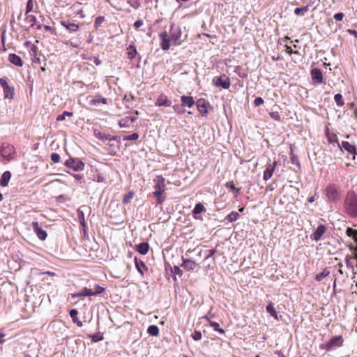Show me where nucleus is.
<instances>
[{
  "label": "nucleus",
  "instance_id": "f257e3e1",
  "mask_svg": "<svg viewBox=\"0 0 357 357\" xmlns=\"http://www.w3.org/2000/svg\"><path fill=\"white\" fill-rule=\"evenodd\" d=\"M344 212L351 218H357V193L349 190L344 201Z\"/></svg>",
  "mask_w": 357,
  "mask_h": 357
},
{
  "label": "nucleus",
  "instance_id": "f03ea898",
  "mask_svg": "<svg viewBox=\"0 0 357 357\" xmlns=\"http://www.w3.org/2000/svg\"><path fill=\"white\" fill-rule=\"evenodd\" d=\"M85 167L84 162L79 158L71 157L68 155V174L73 176L75 180L80 181L83 178V175L80 174H72L70 170L73 172L83 171Z\"/></svg>",
  "mask_w": 357,
  "mask_h": 357
},
{
  "label": "nucleus",
  "instance_id": "7ed1b4c3",
  "mask_svg": "<svg viewBox=\"0 0 357 357\" xmlns=\"http://www.w3.org/2000/svg\"><path fill=\"white\" fill-rule=\"evenodd\" d=\"M325 195L328 202L337 203L341 199V192L335 184L330 183L325 189Z\"/></svg>",
  "mask_w": 357,
  "mask_h": 357
},
{
  "label": "nucleus",
  "instance_id": "20e7f679",
  "mask_svg": "<svg viewBox=\"0 0 357 357\" xmlns=\"http://www.w3.org/2000/svg\"><path fill=\"white\" fill-rule=\"evenodd\" d=\"M343 342L342 335L333 336L327 342L321 344L320 348L329 352L342 347Z\"/></svg>",
  "mask_w": 357,
  "mask_h": 357
},
{
  "label": "nucleus",
  "instance_id": "39448f33",
  "mask_svg": "<svg viewBox=\"0 0 357 357\" xmlns=\"http://www.w3.org/2000/svg\"><path fill=\"white\" fill-rule=\"evenodd\" d=\"M155 191L153 192V196L161 195L166 190L165 179L162 176H158L154 180Z\"/></svg>",
  "mask_w": 357,
  "mask_h": 357
},
{
  "label": "nucleus",
  "instance_id": "423d86ee",
  "mask_svg": "<svg viewBox=\"0 0 357 357\" xmlns=\"http://www.w3.org/2000/svg\"><path fill=\"white\" fill-rule=\"evenodd\" d=\"M15 154V148L13 146L9 144H3L1 147V156L7 160H10L13 158Z\"/></svg>",
  "mask_w": 357,
  "mask_h": 357
},
{
  "label": "nucleus",
  "instance_id": "0eeeda50",
  "mask_svg": "<svg viewBox=\"0 0 357 357\" xmlns=\"http://www.w3.org/2000/svg\"><path fill=\"white\" fill-rule=\"evenodd\" d=\"M181 36V31L178 27L175 28L174 24L171 25L169 38L174 45H179L178 42Z\"/></svg>",
  "mask_w": 357,
  "mask_h": 357
},
{
  "label": "nucleus",
  "instance_id": "6e6552de",
  "mask_svg": "<svg viewBox=\"0 0 357 357\" xmlns=\"http://www.w3.org/2000/svg\"><path fill=\"white\" fill-rule=\"evenodd\" d=\"M214 84L216 87H221L225 89H228L231 85L229 77L225 75L216 77L214 79Z\"/></svg>",
  "mask_w": 357,
  "mask_h": 357
},
{
  "label": "nucleus",
  "instance_id": "1a4fd4ad",
  "mask_svg": "<svg viewBox=\"0 0 357 357\" xmlns=\"http://www.w3.org/2000/svg\"><path fill=\"white\" fill-rule=\"evenodd\" d=\"M182 264H180L186 271H194L197 267H199L195 261L190 259H186L182 257Z\"/></svg>",
  "mask_w": 357,
  "mask_h": 357
},
{
  "label": "nucleus",
  "instance_id": "9d476101",
  "mask_svg": "<svg viewBox=\"0 0 357 357\" xmlns=\"http://www.w3.org/2000/svg\"><path fill=\"white\" fill-rule=\"evenodd\" d=\"M172 104V101L164 93L159 95L155 102V105L158 107H170Z\"/></svg>",
  "mask_w": 357,
  "mask_h": 357
},
{
  "label": "nucleus",
  "instance_id": "9b49d317",
  "mask_svg": "<svg viewBox=\"0 0 357 357\" xmlns=\"http://www.w3.org/2000/svg\"><path fill=\"white\" fill-rule=\"evenodd\" d=\"M68 5H71V6L68 8V17L73 14L78 15L81 13L82 8L80 3L74 0H71L70 2H68Z\"/></svg>",
  "mask_w": 357,
  "mask_h": 357
},
{
  "label": "nucleus",
  "instance_id": "f8f14e48",
  "mask_svg": "<svg viewBox=\"0 0 357 357\" xmlns=\"http://www.w3.org/2000/svg\"><path fill=\"white\" fill-rule=\"evenodd\" d=\"M326 227L324 225H319L312 234L310 236L311 239L314 240L315 241H319L321 238L323 234L326 232Z\"/></svg>",
  "mask_w": 357,
  "mask_h": 357
},
{
  "label": "nucleus",
  "instance_id": "ddd939ff",
  "mask_svg": "<svg viewBox=\"0 0 357 357\" xmlns=\"http://www.w3.org/2000/svg\"><path fill=\"white\" fill-rule=\"evenodd\" d=\"M88 209H89L88 206H82L77 210V218L80 222V225L82 226L84 231H86V221L84 219V211L88 210Z\"/></svg>",
  "mask_w": 357,
  "mask_h": 357
},
{
  "label": "nucleus",
  "instance_id": "4468645a",
  "mask_svg": "<svg viewBox=\"0 0 357 357\" xmlns=\"http://www.w3.org/2000/svg\"><path fill=\"white\" fill-rule=\"evenodd\" d=\"M312 79L316 84H321L323 82V75L320 69L314 68L310 72Z\"/></svg>",
  "mask_w": 357,
  "mask_h": 357
},
{
  "label": "nucleus",
  "instance_id": "2eb2a0df",
  "mask_svg": "<svg viewBox=\"0 0 357 357\" xmlns=\"http://www.w3.org/2000/svg\"><path fill=\"white\" fill-rule=\"evenodd\" d=\"M31 225L38 238L40 240H45L47 238V232L39 227L38 222H33Z\"/></svg>",
  "mask_w": 357,
  "mask_h": 357
},
{
  "label": "nucleus",
  "instance_id": "dca6fc26",
  "mask_svg": "<svg viewBox=\"0 0 357 357\" xmlns=\"http://www.w3.org/2000/svg\"><path fill=\"white\" fill-rule=\"evenodd\" d=\"M277 164H278L277 161L275 160V161H273L272 165H268L266 167V169L264 172V174H263V179L264 181H266L271 178Z\"/></svg>",
  "mask_w": 357,
  "mask_h": 357
},
{
  "label": "nucleus",
  "instance_id": "f3484780",
  "mask_svg": "<svg viewBox=\"0 0 357 357\" xmlns=\"http://www.w3.org/2000/svg\"><path fill=\"white\" fill-rule=\"evenodd\" d=\"M208 103L203 98H200L197 101V109L202 115L206 116L208 114Z\"/></svg>",
  "mask_w": 357,
  "mask_h": 357
},
{
  "label": "nucleus",
  "instance_id": "a211bd4d",
  "mask_svg": "<svg viewBox=\"0 0 357 357\" xmlns=\"http://www.w3.org/2000/svg\"><path fill=\"white\" fill-rule=\"evenodd\" d=\"M135 250L138 252L141 255H146L148 253L149 250V245L147 242H142L136 245L134 248Z\"/></svg>",
  "mask_w": 357,
  "mask_h": 357
},
{
  "label": "nucleus",
  "instance_id": "6ab92c4d",
  "mask_svg": "<svg viewBox=\"0 0 357 357\" xmlns=\"http://www.w3.org/2000/svg\"><path fill=\"white\" fill-rule=\"evenodd\" d=\"M181 105L185 107L191 108L195 105L194 98L190 96H182L181 97Z\"/></svg>",
  "mask_w": 357,
  "mask_h": 357
},
{
  "label": "nucleus",
  "instance_id": "aec40b11",
  "mask_svg": "<svg viewBox=\"0 0 357 357\" xmlns=\"http://www.w3.org/2000/svg\"><path fill=\"white\" fill-rule=\"evenodd\" d=\"M135 265L137 271L143 276L144 275V270L147 271L148 267L145 264L144 261L138 259L137 257H135Z\"/></svg>",
  "mask_w": 357,
  "mask_h": 357
},
{
  "label": "nucleus",
  "instance_id": "412c9836",
  "mask_svg": "<svg viewBox=\"0 0 357 357\" xmlns=\"http://www.w3.org/2000/svg\"><path fill=\"white\" fill-rule=\"evenodd\" d=\"M8 61L16 66L21 67L23 66L22 59L15 54H10L8 55Z\"/></svg>",
  "mask_w": 357,
  "mask_h": 357
},
{
  "label": "nucleus",
  "instance_id": "4be33fe9",
  "mask_svg": "<svg viewBox=\"0 0 357 357\" xmlns=\"http://www.w3.org/2000/svg\"><path fill=\"white\" fill-rule=\"evenodd\" d=\"M94 136L102 142H110V135L102 133L100 130L95 129L93 130Z\"/></svg>",
  "mask_w": 357,
  "mask_h": 357
},
{
  "label": "nucleus",
  "instance_id": "5701e85b",
  "mask_svg": "<svg viewBox=\"0 0 357 357\" xmlns=\"http://www.w3.org/2000/svg\"><path fill=\"white\" fill-rule=\"evenodd\" d=\"M341 146L347 152L351 154H356L357 150L354 145L351 144L349 142L342 141Z\"/></svg>",
  "mask_w": 357,
  "mask_h": 357
},
{
  "label": "nucleus",
  "instance_id": "b1692460",
  "mask_svg": "<svg viewBox=\"0 0 357 357\" xmlns=\"http://www.w3.org/2000/svg\"><path fill=\"white\" fill-rule=\"evenodd\" d=\"M90 296H94L93 289L85 287L80 292L72 294V298Z\"/></svg>",
  "mask_w": 357,
  "mask_h": 357
},
{
  "label": "nucleus",
  "instance_id": "393cba45",
  "mask_svg": "<svg viewBox=\"0 0 357 357\" xmlns=\"http://www.w3.org/2000/svg\"><path fill=\"white\" fill-rule=\"evenodd\" d=\"M68 313L72 319L73 322L76 324L77 326L81 327L82 326V322L77 317V310L76 309H71Z\"/></svg>",
  "mask_w": 357,
  "mask_h": 357
},
{
  "label": "nucleus",
  "instance_id": "a878e982",
  "mask_svg": "<svg viewBox=\"0 0 357 357\" xmlns=\"http://www.w3.org/2000/svg\"><path fill=\"white\" fill-rule=\"evenodd\" d=\"M10 178H11V173L9 171L4 172L0 178V185L2 187L7 186Z\"/></svg>",
  "mask_w": 357,
  "mask_h": 357
},
{
  "label": "nucleus",
  "instance_id": "bb28decb",
  "mask_svg": "<svg viewBox=\"0 0 357 357\" xmlns=\"http://www.w3.org/2000/svg\"><path fill=\"white\" fill-rule=\"evenodd\" d=\"M206 211V208L204 204L201 202L197 203L192 211V215H199L201 213Z\"/></svg>",
  "mask_w": 357,
  "mask_h": 357
},
{
  "label": "nucleus",
  "instance_id": "cd10ccee",
  "mask_svg": "<svg viewBox=\"0 0 357 357\" xmlns=\"http://www.w3.org/2000/svg\"><path fill=\"white\" fill-rule=\"evenodd\" d=\"M266 310L267 312H268L273 317L278 320V314L274 307V304L271 301H270L268 304L266 305Z\"/></svg>",
  "mask_w": 357,
  "mask_h": 357
},
{
  "label": "nucleus",
  "instance_id": "c85d7f7f",
  "mask_svg": "<svg viewBox=\"0 0 357 357\" xmlns=\"http://www.w3.org/2000/svg\"><path fill=\"white\" fill-rule=\"evenodd\" d=\"M3 95H4L5 98H7V99H13V98L14 94H15L14 87L8 86L6 87L5 89H3Z\"/></svg>",
  "mask_w": 357,
  "mask_h": 357
},
{
  "label": "nucleus",
  "instance_id": "c756f323",
  "mask_svg": "<svg viewBox=\"0 0 357 357\" xmlns=\"http://www.w3.org/2000/svg\"><path fill=\"white\" fill-rule=\"evenodd\" d=\"M89 103L93 106H97V105H100V103L107 104V99L105 98H102L101 96H96V97L92 98L91 100H90Z\"/></svg>",
  "mask_w": 357,
  "mask_h": 357
},
{
  "label": "nucleus",
  "instance_id": "7c9ffc66",
  "mask_svg": "<svg viewBox=\"0 0 357 357\" xmlns=\"http://www.w3.org/2000/svg\"><path fill=\"white\" fill-rule=\"evenodd\" d=\"M137 49L133 45H129L127 47L128 58L130 60L133 59L137 55Z\"/></svg>",
  "mask_w": 357,
  "mask_h": 357
},
{
  "label": "nucleus",
  "instance_id": "2f4dec72",
  "mask_svg": "<svg viewBox=\"0 0 357 357\" xmlns=\"http://www.w3.org/2000/svg\"><path fill=\"white\" fill-rule=\"evenodd\" d=\"M329 274H330V271L328 270V268H326L323 270L322 272H321L320 273H318L315 275V280L317 282H320L324 278H325L326 277L329 275Z\"/></svg>",
  "mask_w": 357,
  "mask_h": 357
},
{
  "label": "nucleus",
  "instance_id": "473e14b6",
  "mask_svg": "<svg viewBox=\"0 0 357 357\" xmlns=\"http://www.w3.org/2000/svg\"><path fill=\"white\" fill-rule=\"evenodd\" d=\"M147 333L151 336H157L159 334V328L156 325H151L147 328Z\"/></svg>",
  "mask_w": 357,
  "mask_h": 357
},
{
  "label": "nucleus",
  "instance_id": "72a5a7b5",
  "mask_svg": "<svg viewBox=\"0 0 357 357\" xmlns=\"http://www.w3.org/2000/svg\"><path fill=\"white\" fill-rule=\"evenodd\" d=\"M226 187L229 190L232 191L234 193V197H237L239 194L240 189L235 187L233 182H227L226 183Z\"/></svg>",
  "mask_w": 357,
  "mask_h": 357
},
{
  "label": "nucleus",
  "instance_id": "f704fd0d",
  "mask_svg": "<svg viewBox=\"0 0 357 357\" xmlns=\"http://www.w3.org/2000/svg\"><path fill=\"white\" fill-rule=\"evenodd\" d=\"M239 216H240V215L238 212L231 211L229 214H228L226 216L225 220H227V221H229L230 222H232L236 221L239 218Z\"/></svg>",
  "mask_w": 357,
  "mask_h": 357
},
{
  "label": "nucleus",
  "instance_id": "c9c22d12",
  "mask_svg": "<svg viewBox=\"0 0 357 357\" xmlns=\"http://www.w3.org/2000/svg\"><path fill=\"white\" fill-rule=\"evenodd\" d=\"M209 325H210V326H211L213 328L214 331H215L221 334L225 333L224 329H222V328L220 327V325L218 322L209 321Z\"/></svg>",
  "mask_w": 357,
  "mask_h": 357
},
{
  "label": "nucleus",
  "instance_id": "e433bc0d",
  "mask_svg": "<svg viewBox=\"0 0 357 357\" xmlns=\"http://www.w3.org/2000/svg\"><path fill=\"white\" fill-rule=\"evenodd\" d=\"M346 234L349 237H353L355 241H357V230L351 227H347L346 229Z\"/></svg>",
  "mask_w": 357,
  "mask_h": 357
},
{
  "label": "nucleus",
  "instance_id": "4c0bfd02",
  "mask_svg": "<svg viewBox=\"0 0 357 357\" xmlns=\"http://www.w3.org/2000/svg\"><path fill=\"white\" fill-rule=\"evenodd\" d=\"M170 42H172L170 38L162 40L160 42V45H161L162 50L164 51L168 50L170 47Z\"/></svg>",
  "mask_w": 357,
  "mask_h": 357
},
{
  "label": "nucleus",
  "instance_id": "58836bf2",
  "mask_svg": "<svg viewBox=\"0 0 357 357\" xmlns=\"http://www.w3.org/2000/svg\"><path fill=\"white\" fill-rule=\"evenodd\" d=\"M134 197V192L132 191L128 192V193L125 194L123 197V203L124 204H128L130 203V200Z\"/></svg>",
  "mask_w": 357,
  "mask_h": 357
},
{
  "label": "nucleus",
  "instance_id": "ea45409f",
  "mask_svg": "<svg viewBox=\"0 0 357 357\" xmlns=\"http://www.w3.org/2000/svg\"><path fill=\"white\" fill-rule=\"evenodd\" d=\"M139 134L137 132H133L131 135H126L123 137V141H135L139 139Z\"/></svg>",
  "mask_w": 357,
  "mask_h": 357
},
{
  "label": "nucleus",
  "instance_id": "a19ab883",
  "mask_svg": "<svg viewBox=\"0 0 357 357\" xmlns=\"http://www.w3.org/2000/svg\"><path fill=\"white\" fill-rule=\"evenodd\" d=\"M308 10V6L298 7L294 10V14L296 15H303Z\"/></svg>",
  "mask_w": 357,
  "mask_h": 357
},
{
  "label": "nucleus",
  "instance_id": "79ce46f5",
  "mask_svg": "<svg viewBox=\"0 0 357 357\" xmlns=\"http://www.w3.org/2000/svg\"><path fill=\"white\" fill-rule=\"evenodd\" d=\"M174 111L179 115L185 112V109L182 105H175L172 106Z\"/></svg>",
  "mask_w": 357,
  "mask_h": 357
},
{
  "label": "nucleus",
  "instance_id": "37998d69",
  "mask_svg": "<svg viewBox=\"0 0 357 357\" xmlns=\"http://www.w3.org/2000/svg\"><path fill=\"white\" fill-rule=\"evenodd\" d=\"M334 100L337 106H342L344 102L342 100V96L340 93H337L334 96Z\"/></svg>",
  "mask_w": 357,
  "mask_h": 357
},
{
  "label": "nucleus",
  "instance_id": "c03bdc74",
  "mask_svg": "<svg viewBox=\"0 0 357 357\" xmlns=\"http://www.w3.org/2000/svg\"><path fill=\"white\" fill-rule=\"evenodd\" d=\"M119 126L120 128H128L130 127L128 119L124 118L119 121Z\"/></svg>",
  "mask_w": 357,
  "mask_h": 357
},
{
  "label": "nucleus",
  "instance_id": "a18cd8bd",
  "mask_svg": "<svg viewBox=\"0 0 357 357\" xmlns=\"http://www.w3.org/2000/svg\"><path fill=\"white\" fill-rule=\"evenodd\" d=\"M26 20L31 23V26H33V25L35 24L36 23V17L35 15H31V14H27L26 15Z\"/></svg>",
  "mask_w": 357,
  "mask_h": 357
},
{
  "label": "nucleus",
  "instance_id": "49530a36",
  "mask_svg": "<svg viewBox=\"0 0 357 357\" xmlns=\"http://www.w3.org/2000/svg\"><path fill=\"white\" fill-rule=\"evenodd\" d=\"M104 21H105V17L103 16H98L95 20L94 26L96 29H98Z\"/></svg>",
  "mask_w": 357,
  "mask_h": 357
},
{
  "label": "nucleus",
  "instance_id": "de8ad7c7",
  "mask_svg": "<svg viewBox=\"0 0 357 357\" xmlns=\"http://www.w3.org/2000/svg\"><path fill=\"white\" fill-rule=\"evenodd\" d=\"M269 115L273 119H274L275 121H282V117L278 112H271L269 114Z\"/></svg>",
  "mask_w": 357,
  "mask_h": 357
},
{
  "label": "nucleus",
  "instance_id": "09e8293b",
  "mask_svg": "<svg viewBox=\"0 0 357 357\" xmlns=\"http://www.w3.org/2000/svg\"><path fill=\"white\" fill-rule=\"evenodd\" d=\"M93 289L94 296L100 294L105 290V289L103 287H102L101 286H100L98 284H96Z\"/></svg>",
  "mask_w": 357,
  "mask_h": 357
},
{
  "label": "nucleus",
  "instance_id": "8fccbe9b",
  "mask_svg": "<svg viewBox=\"0 0 357 357\" xmlns=\"http://www.w3.org/2000/svg\"><path fill=\"white\" fill-rule=\"evenodd\" d=\"M127 3L135 9H138L140 6V3L137 0H128Z\"/></svg>",
  "mask_w": 357,
  "mask_h": 357
},
{
  "label": "nucleus",
  "instance_id": "3c124183",
  "mask_svg": "<svg viewBox=\"0 0 357 357\" xmlns=\"http://www.w3.org/2000/svg\"><path fill=\"white\" fill-rule=\"evenodd\" d=\"M192 337L195 341H198L202 339V335L200 331H195V332L192 335Z\"/></svg>",
  "mask_w": 357,
  "mask_h": 357
},
{
  "label": "nucleus",
  "instance_id": "603ef678",
  "mask_svg": "<svg viewBox=\"0 0 357 357\" xmlns=\"http://www.w3.org/2000/svg\"><path fill=\"white\" fill-rule=\"evenodd\" d=\"M172 272L175 275H178L181 276L183 275V271L178 266H174L172 268Z\"/></svg>",
  "mask_w": 357,
  "mask_h": 357
},
{
  "label": "nucleus",
  "instance_id": "864d4df0",
  "mask_svg": "<svg viewBox=\"0 0 357 357\" xmlns=\"http://www.w3.org/2000/svg\"><path fill=\"white\" fill-rule=\"evenodd\" d=\"M91 338L93 342H98L103 339V337L102 335H99L97 334H93L91 335Z\"/></svg>",
  "mask_w": 357,
  "mask_h": 357
},
{
  "label": "nucleus",
  "instance_id": "5fc2aeb1",
  "mask_svg": "<svg viewBox=\"0 0 357 357\" xmlns=\"http://www.w3.org/2000/svg\"><path fill=\"white\" fill-rule=\"evenodd\" d=\"M78 29V25L75 24L74 23H69L68 22V31L70 32H74L77 31Z\"/></svg>",
  "mask_w": 357,
  "mask_h": 357
},
{
  "label": "nucleus",
  "instance_id": "6e6d98bb",
  "mask_svg": "<svg viewBox=\"0 0 357 357\" xmlns=\"http://www.w3.org/2000/svg\"><path fill=\"white\" fill-rule=\"evenodd\" d=\"M290 160H291V162L292 164H294V165H296L298 166H300V162H299V160H298V158L296 155H291V157H290Z\"/></svg>",
  "mask_w": 357,
  "mask_h": 357
},
{
  "label": "nucleus",
  "instance_id": "4d7b16f0",
  "mask_svg": "<svg viewBox=\"0 0 357 357\" xmlns=\"http://www.w3.org/2000/svg\"><path fill=\"white\" fill-rule=\"evenodd\" d=\"M264 103V100L261 97H257L254 100V104L256 107H259Z\"/></svg>",
  "mask_w": 357,
  "mask_h": 357
},
{
  "label": "nucleus",
  "instance_id": "13d9d810",
  "mask_svg": "<svg viewBox=\"0 0 357 357\" xmlns=\"http://www.w3.org/2000/svg\"><path fill=\"white\" fill-rule=\"evenodd\" d=\"M33 9V3L32 0H28V2L26 3V15L29 14Z\"/></svg>",
  "mask_w": 357,
  "mask_h": 357
},
{
  "label": "nucleus",
  "instance_id": "bf43d9fd",
  "mask_svg": "<svg viewBox=\"0 0 357 357\" xmlns=\"http://www.w3.org/2000/svg\"><path fill=\"white\" fill-rule=\"evenodd\" d=\"M110 138H112V139H110V142H116L117 145H119V146L120 145L121 140H120L119 136L110 135Z\"/></svg>",
  "mask_w": 357,
  "mask_h": 357
},
{
  "label": "nucleus",
  "instance_id": "052dcab7",
  "mask_svg": "<svg viewBox=\"0 0 357 357\" xmlns=\"http://www.w3.org/2000/svg\"><path fill=\"white\" fill-rule=\"evenodd\" d=\"M51 160L55 163L58 162L60 160V155L56 153H53L51 155Z\"/></svg>",
  "mask_w": 357,
  "mask_h": 357
},
{
  "label": "nucleus",
  "instance_id": "680f3d73",
  "mask_svg": "<svg viewBox=\"0 0 357 357\" xmlns=\"http://www.w3.org/2000/svg\"><path fill=\"white\" fill-rule=\"evenodd\" d=\"M157 199V204L160 205L162 204L165 200V196L163 195L155 196Z\"/></svg>",
  "mask_w": 357,
  "mask_h": 357
},
{
  "label": "nucleus",
  "instance_id": "e2e57ef3",
  "mask_svg": "<svg viewBox=\"0 0 357 357\" xmlns=\"http://www.w3.org/2000/svg\"><path fill=\"white\" fill-rule=\"evenodd\" d=\"M333 17L335 20H336L337 21H341L342 20L343 17H344V13H335L334 15H333Z\"/></svg>",
  "mask_w": 357,
  "mask_h": 357
},
{
  "label": "nucleus",
  "instance_id": "0e129e2a",
  "mask_svg": "<svg viewBox=\"0 0 357 357\" xmlns=\"http://www.w3.org/2000/svg\"><path fill=\"white\" fill-rule=\"evenodd\" d=\"M215 252H216V249L215 248H213V249L209 250H208V254L205 257L204 260H207L209 258L212 257Z\"/></svg>",
  "mask_w": 357,
  "mask_h": 357
},
{
  "label": "nucleus",
  "instance_id": "69168bd1",
  "mask_svg": "<svg viewBox=\"0 0 357 357\" xmlns=\"http://www.w3.org/2000/svg\"><path fill=\"white\" fill-rule=\"evenodd\" d=\"M0 85L3 88V89L9 86L7 83L6 79L3 77L0 78Z\"/></svg>",
  "mask_w": 357,
  "mask_h": 357
},
{
  "label": "nucleus",
  "instance_id": "338daca9",
  "mask_svg": "<svg viewBox=\"0 0 357 357\" xmlns=\"http://www.w3.org/2000/svg\"><path fill=\"white\" fill-rule=\"evenodd\" d=\"M143 25V21L140 19L136 20L134 23V26L135 28L136 29H138L139 28L140 26H142Z\"/></svg>",
  "mask_w": 357,
  "mask_h": 357
},
{
  "label": "nucleus",
  "instance_id": "774afa93",
  "mask_svg": "<svg viewBox=\"0 0 357 357\" xmlns=\"http://www.w3.org/2000/svg\"><path fill=\"white\" fill-rule=\"evenodd\" d=\"M159 37H160V40H163V39H167V38H169V37H168V34H167V31H162V32H161V33L159 34Z\"/></svg>",
  "mask_w": 357,
  "mask_h": 357
}]
</instances>
